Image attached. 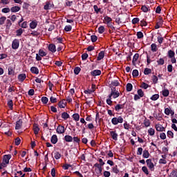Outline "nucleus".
I'll list each match as a JSON object with an SVG mask.
<instances>
[{"mask_svg":"<svg viewBox=\"0 0 177 177\" xmlns=\"http://www.w3.org/2000/svg\"><path fill=\"white\" fill-rule=\"evenodd\" d=\"M20 10H21L20 6H15L11 7L10 11L12 13H16V12H18L19 11H20Z\"/></svg>","mask_w":177,"mask_h":177,"instance_id":"16","label":"nucleus"},{"mask_svg":"<svg viewBox=\"0 0 177 177\" xmlns=\"http://www.w3.org/2000/svg\"><path fill=\"white\" fill-rule=\"evenodd\" d=\"M64 140L66 142H72L73 141V138L72 136L66 135L64 136Z\"/></svg>","mask_w":177,"mask_h":177,"instance_id":"22","label":"nucleus"},{"mask_svg":"<svg viewBox=\"0 0 177 177\" xmlns=\"http://www.w3.org/2000/svg\"><path fill=\"white\" fill-rule=\"evenodd\" d=\"M149 87V85L145 82L142 83V84L140 86V88H144V89H147Z\"/></svg>","mask_w":177,"mask_h":177,"instance_id":"63","label":"nucleus"},{"mask_svg":"<svg viewBox=\"0 0 177 177\" xmlns=\"http://www.w3.org/2000/svg\"><path fill=\"white\" fill-rule=\"evenodd\" d=\"M112 172H113L115 174H119L120 170L118 169V165H115L111 168Z\"/></svg>","mask_w":177,"mask_h":177,"instance_id":"33","label":"nucleus"},{"mask_svg":"<svg viewBox=\"0 0 177 177\" xmlns=\"http://www.w3.org/2000/svg\"><path fill=\"white\" fill-rule=\"evenodd\" d=\"M155 129H153V128H151L148 130V133L149 135H150L151 136H153L155 135Z\"/></svg>","mask_w":177,"mask_h":177,"instance_id":"54","label":"nucleus"},{"mask_svg":"<svg viewBox=\"0 0 177 177\" xmlns=\"http://www.w3.org/2000/svg\"><path fill=\"white\" fill-rule=\"evenodd\" d=\"M142 171L146 174V175H149V171L148 170V168L145 166L142 167Z\"/></svg>","mask_w":177,"mask_h":177,"instance_id":"58","label":"nucleus"},{"mask_svg":"<svg viewBox=\"0 0 177 177\" xmlns=\"http://www.w3.org/2000/svg\"><path fill=\"white\" fill-rule=\"evenodd\" d=\"M163 24H164L163 18L160 17L155 25V29L160 28L163 26Z\"/></svg>","mask_w":177,"mask_h":177,"instance_id":"5","label":"nucleus"},{"mask_svg":"<svg viewBox=\"0 0 177 177\" xmlns=\"http://www.w3.org/2000/svg\"><path fill=\"white\" fill-rule=\"evenodd\" d=\"M126 90L128 92H131L133 90V85L132 84L128 83L126 86Z\"/></svg>","mask_w":177,"mask_h":177,"instance_id":"37","label":"nucleus"},{"mask_svg":"<svg viewBox=\"0 0 177 177\" xmlns=\"http://www.w3.org/2000/svg\"><path fill=\"white\" fill-rule=\"evenodd\" d=\"M19 44H20V41L19 39H14V40H12V44L11 46L12 49L14 50L18 49L19 47Z\"/></svg>","mask_w":177,"mask_h":177,"instance_id":"4","label":"nucleus"},{"mask_svg":"<svg viewBox=\"0 0 177 177\" xmlns=\"http://www.w3.org/2000/svg\"><path fill=\"white\" fill-rule=\"evenodd\" d=\"M48 50L52 53H55L57 51L55 44H48Z\"/></svg>","mask_w":177,"mask_h":177,"instance_id":"11","label":"nucleus"},{"mask_svg":"<svg viewBox=\"0 0 177 177\" xmlns=\"http://www.w3.org/2000/svg\"><path fill=\"white\" fill-rule=\"evenodd\" d=\"M113 21V19L111 17L106 15L104 17V24H108L109 23H111Z\"/></svg>","mask_w":177,"mask_h":177,"instance_id":"17","label":"nucleus"},{"mask_svg":"<svg viewBox=\"0 0 177 177\" xmlns=\"http://www.w3.org/2000/svg\"><path fill=\"white\" fill-rule=\"evenodd\" d=\"M23 126V121L21 119H19V120L17 121V124H15V129L19 130L21 129Z\"/></svg>","mask_w":177,"mask_h":177,"instance_id":"12","label":"nucleus"},{"mask_svg":"<svg viewBox=\"0 0 177 177\" xmlns=\"http://www.w3.org/2000/svg\"><path fill=\"white\" fill-rule=\"evenodd\" d=\"M6 21V16H2L0 17V25L3 26Z\"/></svg>","mask_w":177,"mask_h":177,"instance_id":"45","label":"nucleus"},{"mask_svg":"<svg viewBox=\"0 0 177 177\" xmlns=\"http://www.w3.org/2000/svg\"><path fill=\"white\" fill-rule=\"evenodd\" d=\"M169 93L170 92L168 89H165L162 91V96L165 97H168L169 95Z\"/></svg>","mask_w":177,"mask_h":177,"instance_id":"32","label":"nucleus"},{"mask_svg":"<svg viewBox=\"0 0 177 177\" xmlns=\"http://www.w3.org/2000/svg\"><path fill=\"white\" fill-rule=\"evenodd\" d=\"M29 26H30L31 29H35L37 26V21L35 20L32 21L29 24Z\"/></svg>","mask_w":177,"mask_h":177,"instance_id":"23","label":"nucleus"},{"mask_svg":"<svg viewBox=\"0 0 177 177\" xmlns=\"http://www.w3.org/2000/svg\"><path fill=\"white\" fill-rule=\"evenodd\" d=\"M56 132L58 134H63L64 133H65V127L62 125H58L56 129Z\"/></svg>","mask_w":177,"mask_h":177,"instance_id":"9","label":"nucleus"},{"mask_svg":"<svg viewBox=\"0 0 177 177\" xmlns=\"http://www.w3.org/2000/svg\"><path fill=\"white\" fill-rule=\"evenodd\" d=\"M80 71H81V68H80V66H75V68H74L73 73L75 75H79Z\"/></svg>","mask_w":177,"mask_h":177,"instance_id":"35","label":"nucleus"},{"mask_svg":"<svg viewBox=\"0 0 177 177\" xmlns=\"http://www.w3.org/2000/svg\"><path fill=\"white\" fill-rule=\"evenodd\" d=\"M150 156V153L148 150L143 151L142 157L144 158H148Z\"/></svg>","mask_w":177,"mask_h":177,"instance_id":"31","label":"nucleus"},{"mask_svg":"<svg viewBox=\"0 0 177 177\" xmlns=\"http://www.w3.org/2000/svg\"><path fill=\"white\" fill-rule=\"evenodd\" d=\"M109 133L113 140L115 141L118 140V134L117 133L116 131H110Z\"/></svg>","mask_w":177,"mask_h":177,"instance_id":"10","label":"nucleus"},{"mask_svg":"<svg viewBox=\"0 0 177 177\" xmlns=\"http://www.w3.org/2000/svg\"><path fill=\"white\" fill-rule=\"evenodd\" d=\"M11 158H12V156L10 154L4 155L3 162H4L6 164H9V162H10V160Z\"/></svg>","mask_w":177,"mask_h":177,"instance_id":"13","label":"nucleus"},{"mask_svg":"<svg viewBox=\"0 0 177 177\" xmlns=\"http://www.w3.org/2000/svg\"><path fill=\"white\" fill-rule=\"evenodd\" d=\"M90 74L93 77L99 76L101 75L102 71H100V69H95L94 71H91V72H90Z\"/></svg>","mask_w":177,"mask_h":177,"instance_id":"8","label":"nucleus"},{"mask_svg":"<svg viewBox=\"0 0 177 177\" xmlns=\"http://www.w3.org/2000/svg\"><path fill=\"white\" fill-rule=\"evenodd\" d=\"M49 100L46 97H41V102H43L44 104H46L48 102Z\"/></svg>","mask_w":177,"mask_h":177,"instance_id":"60","label":"nucleus"},{"mask_svg":"<svg viewBox=\"0 0 177 177\" xmlns=\"http://www.w3.org/2000/svg\"><path fill=\"white\" fill-rule=\"evenodd\" d=\"M61 117L64 120H66L67 119L70 118V115L68 114L66 112H64L62 113Z\"/></svg>","mask_w":177,"mask_h":177,"instance_id":"28","label":"nucleus"},{"mask_svg":"<svg viewBox=\"0 0 177 177\" xmlns=\"http://www.w3.org/2000/svg\"><path fill=\"white\" fill-rule=\"evenodd\" d=\"M103 176L104 177H110L111 176V172L107 171H104V173H103Z\"/></svg>","mask_w":177,"mask_h":177,"instance_id":"64","label":"nucleus"},{"mask_svg":"<svg viewBox=\"0 0 177 177\" xmlns=\"http://www.w3.org/2000/svg\"><path fill=\"white\" fill-rule=\"evenodd\" d=\"M44 10H50V3L49 1L46 2V5H44Z\"/></svg>","mask_w":177,"mask_h":177,"instance_id":"56","label":"nucleus"},{"mask_svg":"<svg viewBox=\"0 0 177 177\" xmlns=\"http://www.w3.org/2000/svg\"><path fill=\"white\" fill-rule=\"evenodd\" d=\"M151 50L152 52H157L158 46L156 44V43H152V44H151Z\"/></svg>","mask_w":177,"mask_h":177,"instance_id":"26","label":"nucleus"},{"mask_svg":"<svg viewBox=\"0 0 177 177\" xmlns=\"http://www.w3.org/2000/svg\"><path fill=\"white\" fill-rule=\"evenodd\" d=\"M158 65L162 66L165 64V59L164 58H160L158 61H156Z\"/></svg>","mask_w":177,"mask_h":177,"instance_id":"47","label":"nucleus"},{"mask_svg":"<svg viewBox=\"0 0 177 177\" xmlns=\"http://www.w3.org/2000/svg\"><path fill=\"white\" fill-rule=\"evenodd\" d=\"M152 82H153V83L154 84H158V76H156V75H153L152 76Z\"/></svg>","mask_w":177,"mask_h":177,"instance_id":"50","label":"nucleus"},{"mask_svg":"<svg viewBox=\"0 0 177 177\" xmlns=\"http://www.w3.org/2000/svg\"><path fill=\"white\" fill-rule=\"evenodd\" d=\"M141 10L143 12H148L149 10H150V8L149 7H147V6H142L141 7Z\"/></svg>","mask_w":177,"mask_h":177,"instance_id":"34","label":"nucleus"},{"mask_svg":"<svg viewBox=\"0 0 177 177\" xmlns=\"http://www.w3.org/2000/svg\"><path fill=\"white\" fill-rule=\"evenodd\" d=\"M30 72H32V73H33V74L37 75V74H39V71L38 68H37V66H32L30 68Z\"/></svg>","mask_w":177,"mask_h":177,"instance_id":"24","label":"nucleus"},{"mask_svg":"<svg viewBox=\"0 0 177 177\" xmlns=\"http://www.w3.org/2000/svg\"><path fill=\"white\" fill-rule=\"evenodd\" d=\"M169 177H177V169H173L169 174Z\"/></svg>","mask_w":177,"mask_h":177,"instance_id":"48","label":"nucleus"},{"mask_svg":"<svg viewBox=\"0 0 177 177\" xmlns=\"http://www.w3.org/2000/svg\"><path fill=\"white\" fill-rule=\"evenodd\" d=\"M176 53L173 51V50H169L167 52V57L171 59V64H176L177 62V59L175 57Z\"/></svg>","mask_w":177,"mask_h":177,"instance_id":"2","label":"nucleus"},{"mask_svg":"<svg viewBox=\"0 0 177 177\" xmlns=\"http://www.w3.org/2000/svg\"><path fill=\"white\" fill-rule=\"evenodd\" d=\"M10 12V8L7 7V8H3L2 9V12L3 13H5V14H7V13H9Z\"/></svg>","mask_w":177,"mask_h":177,"instance_id":"61","label":"nucleus"},{"mask_svg":"<svg viewBox=\"0 0 177 177\" xmlns=\"http://www.w3.org/2000/svg\"><path fill=\"white\" fill-rule=\"evenodd\" d=\"M155 128L157 131H165V128L162 124H156Z\"/></svg>","mask_w":177,"mask_h":177,"instance_id":"19","label":"nucleus"},{"mask_svg":"<svg viewBox=\"0 0 177 177\" xmlns=\"http://www.w3.org/2000/svg\"><path fill=\"white\" fill-rule=\"evenodd\" d=\"M46 55L47 54L44 51V50H39V55H40V57H43L46 56Z\"/></svg>","mask_w":177,"mask_h":177,"instance_id":"59","label":"nucleus"},{"mask_svg":"<svg viewBox=\"0 0 177 177\" xmlns=\"http://www.w3.org/2000/svg\"><path fill=\"white\" fill-rule=\"evenodd\" d=\"M111 84L113 86H118L120 84L118 80H111Z\"/></svg>","mask_w":177,"mask_h":177,"instance_id":"44","label":"nucleus"},{"mask_svg":"<svg viewBox=\"0 0 177 177\" xmlns=\"http://www.w3.org/2000/svg\"><path fill=\"white\" fill-rule=\"evenodd\" d=\"M137 38L138 39H142L144 37V34L142 31H138L136 33Z\"/></svg>","mask_w":177,"mask_h":177,"instance_id":"43","label":"nucleus"},{"mask_svg":"<svg viewBox=\"0 0 177 177\" xmlns=\"http://www.w3.org/2000/svg\"><path fill=\"white\" fill-rule=\"evenodd\" d=\"M139 57H140V55L138 53L134 54V55L133 57V59H132V64L133 66H136V62H138Z\"/></svg>","mask_w":177,"mask_h":177,"instance_id":"14","label":"nucleus"},{"mask_svg":"<svg viewBox=\"0 0 177 177\" xmlns=\"http://www.w3.org/2000/svg\"><path fill=\"white\" fill-rule=\"evenodd\" d=\"M57 142H58L57 136L56 135L52 136L50 138V142L55 145V144H57Z\"/></svg>","mask_w":177,"mask_h":177,"instance_id":"21","label":"nucleus"},{"mask_svg":"<svg viewBox=\"0 0 177 177\" xmlns=\"http://www.w3.org/2000/svg\"><path fill=\"white\" fill-rule=\"evenodd\" d=\"M124 122V119L122 116H119L118 118H113L111 119V123L113 125H117L119 123L122 124Z\"/></svg>","mask_w":177,"mask_h":177,"instance_id":"3","label":"nucleus"},{"mask_svg":"<svg viewBox=\"0 0 177 177\" xmlns=\"http://www.w3.org/2000/svg\"><path fill=\"white\" fill-rule=\"evenodd\" d=\"M94 167H96L97 169V170H99V173H102V165H100V164L98 163H95L94 165H93Z\"/></svg>","mask_w":177,"mask_h":177,"instance_id":"29","label":"nucleus"},{"mask_svg":"<svg viewBox=\"0 0 177 177\" xmlns=\"http://www.w3.org/2000/svg\"><path fill=\"white\" fill-rule=\"evenodd\" d=\"M57 105L60 109H64L66 106V102H65V100H63L62 101H59Z\"/></svg>","mask_w":177,"mask_h":177,"instance_id":"20","label":"nucleus"},{"mask_svg":"<svg viewBox=\"0 0 177 177\" xmlns=\"http://www.w3.org/2000/svg\"><path fill=\"white\" fill-rule=\"evenodd\" d=\"M73 120L75 121H79L80 120V115L78 113H75L72 115Z\"/></svg>","mask_w":177,"mask_h":177,"instance_id":"55","label":"nucleus"},{"mask_svg":"<svg viewBox=\"0 0 177 177\" xmlns=\"http://www.w3.org/2000/svg\"><path fill=\"white\" fill-rule=\"evenodd\" d=\"M62 157V155L59 153V152L57 151L54 153V158L55 160H59Z\"/></svg>","mask_w":177,"mask_h":177,"instance_id":"49","label":"nucleus"},{"mask_svg":"<svg viewBox=\"0 0 177 177\" xmlns=\"http://www.w3.org/2000/svg\"><path fill=\"white\" fill-rule=\"evenodd\" d=\"M39 128L37 124H33V131L35 132V135H37L39 132Z\"/></svg>","mask_w":177,"mask_h":177,"instance_id":"25","label":"nucleus"},{"mask_svg":"<svg viewBox=\"0 0 177 177\" xmlns=\"http://www.w3.org/2000/svg\"><path fill=\"white\" fill-rule=\"evenodd\" d=\"M98 33L103 34L105 32V27L104 26H100L97 28Z\"/></svg>","mask_w":177,"mask_h":177,"instance_id":"30","label":"nucleus"},{"mask_svg":"<svg viewBox=\"0 0 177 177\" xmlns=\"http://www.w3.org/2000/svg\"><path fill=\"white\" fill-rule=\"evenodd\" d=\"M8 75H15V69L13 66H8Z\"/></svg>","mask_w":177,"mask_h":177,"instance_id":"27","label":"nucleus"},{"mask_svg":"<svg viewBox=\"0 0 177 177\" xmlns=\"http://www.w3.org/2000/svg\"><path fill=\"white\" fill-rule=\"evenodd\" d=\"M160 98V95L159 94H155L153 95H152L150 97V100H151L152 101H156Z\"/></svg>","mask_w":177,"mask_h":177,"instance_id":"40","label":"nucleus"},{"mask_svg":"<svg viewBox=\"0 0 177 177\" xmlns=\"http://www.w3.org/2000/svg\"><path fill=\"white\" fill-rule=\"evenodd\" d=\"M106 26H107L108 28H111L112 30H113V31L115 30V27L113 26L112 21L106 24Z\"/></svg>","mask_w":177,"mask_h":177,"instance_id":"42","label":"nucleus"},{"mask_svg":"<svg viewBox=\"0 0 177 177\" xmlns=\"http://www.w3.org/2000/svg\"><path fill=\"white\" fill-rule=\"evenodd\" d=\"M91 41L93 43H95L97 41V36H95V35H92L91 36Z\"/></svg>","mask_w":177,"mask_h":177,"instance_id":"53","label":"nucleus"},{"mask_svg":"<svg viewBox=\"0 0 177 177\" xmlns=\"http://www.w3.org/2000/svg\"><path fill=\"white\" fill-rule=\"evenodd\" d=\"M12 26V21L10 19H7L6 20V27H7V28H10Z\"/></svg>","mask_w":177,"mask_h":177,"instance_id":"62","label":"nucleus"},{"mask_svg":"<svg viewBox=\"0 0 177 177\" xmlns=\"http://www.w3.org/2000/svg\"><path fill=\"white\" fill-rule=\"evenodd\" d=\"M147 166L151 171H154V164L152 162L151 159H148L146 160Z\"/></svg>","mask_w":177,"mask_h":177,"instance_id":"7","label":"nucleus"},{"mask_svg":"<svg viewBox=\"0 0 177 177\" xmlns=\"http://www.w3.org/2000/svg\"><path fill=\"white\" fill-rule=\"evenodd\" d=\"M151 73H152V71L149 68H145L144 74L145 75H148L151 74Z\"/></svg>","mask_w":177,"mask_h":177,"instance_id":"46","label":"nucleus"},{"mask_svg":"<svg viewBox=\"0 0 177 177\" xmlns=\"http://www.w3.org/2000/svg\"><path fill=\"white\" fill-rule=\"evenodd\" d=\"M137 93L138 95H139L140 97H143L145 95V93L142 89H138Z\"/></svg>","mask_w":177,"mask_h":177,"instance_id":"57","label":"nucleus"},{"mask_svg":"<svg viewBox=\"0 0 177 177\" xmlns=\"http://www.w3.org/2000/svg\"><path fill=\"white\" fill-rule=\"evenodd\" d=\"M138 75H139V72H138V69H133V71H132L133 77H136Z\"/></svg>","mask_w":177,"mask_h":177,"instance_id":"52","label":"nucleus"},{"mask_svg":"<svg viewBox=\"0 0 177 177\" xmlns=\"http://www.w3.org/2000/svg\"><path fill=\"white\" fill-rule=\"evenodd\" d=\"M104 56H105V53H104V51H100V52L98 53V55H97V61H100V60L103 59L104 57Z\"/></svg>","mask_w":177,"mask_h":177,"instance_id":"18","label":"nucleus"},{"mask_svg":"<svg viewBox=\"0 0 177 177\" xmlns=\"http://www.w3.org/2000/svg\"><path fill=\"white\" fill-rule=\"evenodd\" d=\"M140 26H141V27H145V26H147V21L145 19H142V20H140Z\"/></svg>","mask_w":177,"mask_h":177,"instance_id":"41","label":"nucleus"},{"mask_svg":"<svg viewBox=\"0 0 177 177\" xmlns=\"http://www.w3.org/2000/svg\"><path fill=\"white\" fill-rule=\"evenodd\" d=\"M120 102H119V104H118L117 105L115 106V111L117 112H119L120 110L124 109L125 107V104L126 102H124V104H120Z\"/></svg>","mask_w":177,"mask_h":177,"instance_id":"6","label":"nucleus"},{"mask_svg":"<svg viewBox=\"0 0 177 177\" xmlns=\"http://www.w3.org/2000/svg\"><path fill=\"white\" fill-rule=\"evenodd\" d=\"M120 95L119 91H116L115 88H111V93L107 96V99L106 100V104L109 106H112L113 105V101L112 98L116 99L119 97Z\"/></svg>","mask_w":177,"mask_h":177,"instance_id":"1","label":"nucleus"},{"mask_svg":"<svg viewBox=\"0 0 177 177\" xmlns=\"http://www.w3.org/2000/svg\"><path fill=\"white\" fill-rule=\"evenodd\" d=\"M26 78V73H21L20 75H18V81L19 82H23Z\"/></svg>","mask_w":177,"mask_h":177,"instance_id":"15","label":"nucleus"},{"mask_svg":"<svg viewBox=\"0 0 177 177\" xmlns=\"http://www.w3.org/2000/svg\"><path fill=\"white\" fill-rule=\"evenodd\" d=\"M7 105H8V108H10V110H13V101L12 100H9L7 102Z\"/></svg>","mask_w":177,"mask_h":177,"instance_id":"36","label":"nucleus"},{"mask_svg":"<svg viewBox=\"0 0 177 177\" xmlns=\"http://www.w3.org/2000/svg\"><path fill=\"white\" fill-rule=\"evenodd\" d=\"M93 10H94V12L96 14H98L99 12H101V8H98L97 5H94L93 6Z\"/></svg>","mask_w":177,"mask_h":177,"instance_id":"39","label":"nucleus"},{"mask_svg":"<svg viewBox=\"0 0 177 177\" xmlns=\"http://www.w3.org/2000/svg\"><path fill=\"white\" fill-rule=\"evenodd\" d=\"M143 124H144L145 127H149L151 125V122H150L149 120L145 119L144 120V123Z\"/></svg>","mask_w":177,"mask_h":177,"instance_id":"51","label":"nucleus"},{"mask_svg":"<svg viewBox=\"0 0 177 177\" xmlns=\"http://www.w3.org/2000/svg\"><path fill=\"white\" fill-rule=\"evenodd\" d=\"M24 30L21 28H19L18 30H17V37H20L23 34Z\"/></svg>","mask_w":177,"mask_h":177,"instance_id":"38","label":"nucleus"}]
</instances>
